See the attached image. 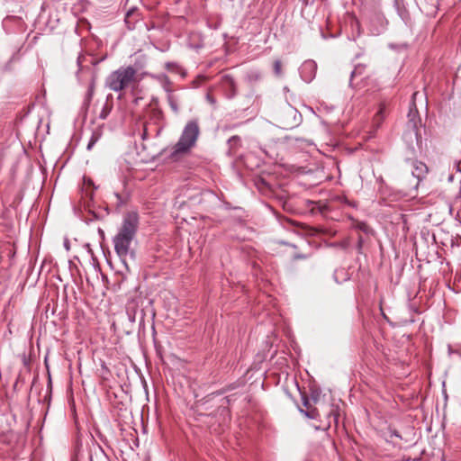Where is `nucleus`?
I'll return each mask as SVG.
<instances>
[{
	"label": "nucleus",
	"mask_w": 461,
	"mask_h": 461,
	"mask_svg": "<svg viewBox=\"0 0 461 461\" xmlns=\"http://www.w3.org/2000/svg\"><path fill=\"white\" fill-rule=\"evenodd\" d=\"M138 226V213L136 212H129L125 214L122 226L113 239L114 250L123 260L131 252V245L137 233Z\"/></svg>",
	"instance_id": "1"
},
{
	"label": "nucleus",
	"mask_w": 461,
	"mask_h": 461,
	"mask_svg": "<svg viewBox=\"0 0 461 461\" xmlns=\"http://www.w3.org/2000/svg\"><path fill=\"white\" fill-rule=\"evenodd\" d=\"M140 80L137 69L132 66L120 67L105 78V86L113 92H122L131 88L134 94Z\"/></svg>",
	"instance_id": "2"
},
{
	"label": "nucleus",
	"mask_w": 461,
	"mask_h": 461,
	"mask_svg": "<svg viewBox=\"0 0 461 461\" xmlns=\"http://www.w3.org/2000/svg\"><path fill=\"white\" fill-rule=\"evenodd\" d=\"M201 132L198 119L189 120L185 125L178 141L173 146L171 158L187 154L195 146Z\"/></svg>",
	"instance_id": "3"
},
{
	"label": "nucleus",
	"mask_w": 461,
	"mask_h": 461,
	"mask_svg": "<svg viewBox=\"0 0 461 461\" xmlns=\"http://www.w3.org/2000/svg\"><path fill=\"white\" fill-rule=\"evenodd\" d=\"M276 121L280 128L291 130L301 124L303 116L296 108L285 104L276 112Z\"/></svg>",
	"instance_id": "4"
},
{
	"label": "nucleus",
	"mask_w": 461,
	"mask_h": 461,
	"mask_svg": "<svg viewBox=\"0 0 461 461\" xmlns=\"http://www.w3.org/2000/svg\"><path fill=\"white\" fill-rule=\"evenodd\" d=\"M407 118L406 131L403 136L407 141L412 142L414 139L417 144H420L421 141V134L420 132L421 119L414 103L410 106Z\"/></svg>",
	"instance_id": "5"
},
{
	"label": "nucleus",
	"mask_w": 461,
	"mask_h": 461,
	"mask_svg": "<svg viewBox=\"0 0 461 461\" xmlns=\"http://www.w3.org/2000/svg\"><path fill=\"white\" fill-rule=\"evenodd\" d=\"M370 75L366 64L358 63L351 72L349 84L353 87H361L364 86V81L368 79Z\"/></svg>",
	"instance_id": "6"
},
{
	"label": "nucleus",
	"mask_w": 461,
	"mask_h": 461,
	"mask_svg": "<svg viewBox=\"0 0 461 461\" xmlns=\"http://www.w3.org/2000/svg\"><path fill=\"white\" fill-rule=\"evenodd\" d=\"M221 84L229 98L237 94V86L234 78L230 75H225L221 77Z\"/></svg>",
	"instance_id": "7"
},
{
	"label": "nucleus",
	"mask_w": 461,
	"mask_h": 461,
	"mask_svg": "<svg viewBox=\"0 0 461 461\" xmlns=\"http://www.w3.org/2000/svg\"><path fill=\"white\" fill-rule=\"evenodd\" d=\"M339 407L337 404H330L329 410L326 413V418L328 420L327 424L324 426L323 429L327 430L331 426V420L334 422V424L337 426L339 422Z\"/></svg>",
	"instance_id": "8"
},
{
	"label": "nucleus",
	"mask_w": 461,
	"mask_h": 461,
	"mask_svg": "<svg viewBox=\"0 0 461 461\" xmlns=\"http://www.w3.org/2000/svg\"><path fill=\"white\" fill-rule=\"evenodd\" d=\"M412 166V175L418 179V183L422 180L426 175L428 174V167L425 163L421 161L415 160L411 163Z\"/></svg>",
	"instance_id": "9"
},
{
	"label": "nucleus",
	"mask_w": 461,
	"mask_h": 461,
	"mask_svg": "<svg viewBox=\"0 0 461 461\" xmlns=\"http://www.w3.org/2000/svg\"><path fill=\"white\" fill-rule=\"evenodd\" d=\"M387 114V104L385 102H381L378 105V111L374 116V123L376 125V127H379L383 123Z\"/></svg>",
	"instance_id": "10"
},
{
	"label": "nucleus",
	"mask_w": 461,
	"mask_h": 461,
	"mask_svg": "<svg viewBox=\"0 0 461 461\" xmlns=\"http://www.w3.org/2000/svg\"><path fill=\"white\" fill-rule=\"evenodd\" d=\"M140 20V13L137 8L130 9L125 15V23L130 30L134 29L136 23Z\"/></svg>",
	"instance_id": "11"
},
{
	"label": "nucleus",
	"mask_w": 461,
	"mask_h": 461,
	"mask_svg": "<svg viewBox=\"0 0 461 461\" xmlns=\"http://www.w3.org/2000/svg\"><path fill=\"white\" fill-rule=\"evenodd\" d=\"M95 90V79L94 77H92L88 84L87 90H86L85 99H84V106L86 108H88V106L92 101V98L94 96Z\"/></svg>",
	"instance_id": "12"
},
{
	"label": "nucleus",
	"mask_w": 461,
	"mask_h": 461,
	"mask_svg": "<svg viewBox=\"0 0 461 461\" xmlns=\"http://www.w3.org/2000/svg\"><path fill=\"white\" fill-rule=\"evenodd\" d=\"M316 63L312 60L305 61L302 66V73L304 74L306 72H309V75L307 76V79H312L315 77L316 74Z\"/></svg>",
	"instance_id": "13"
},
{
	"label": "nucleus",
	"mask_w": 461,
	"mask_h": 461,
	"mask_svg": "<svg viewBox=\"0 0 461 461\" xmlns=\"http://www.w3.org/2000/svg\"><path fill=\"white\" fill-rule=\"evenodd\" d=\"M229 153L235 155L238 149L241 147V140L239 136L234 135L228 140Z\"/></svg>",
	"instance_id": "14"
},
{
	"label": "nucleus",
	"mask_w": 461,
	"mask_h": 461,
	"mask_svg": "<svg viewBox=\"0 0 461 461\" xmlns=\"http://www.w3.org/2000/svg\"><path fill=\"white\" fill-rule=\"evenodd\" d=\"M223 400L225 401V403H222L218 408V412H220L221 415L224 416L223 417V422H225V421L230 420V410H229L228 406L226 405L227 403H229V399L225 398Z\"/></svg>",
	"instance_id": "15"
},
{
	"label": "nucleus",
	"mask_w": 461,
	"mask_h": 461,
	"mask_svg": "<svg viewBox=\"0 0 461 461\" xmlns=\"http://www.w3.org/2000/svg\"><path fill=\"white\" fill-rule=\"evenodd\" d=\"M246 78L250 84H253L261 80L262 73L258 70H250L247 73Z\"/></svg>",
	"instance_id": "16"
},
{
	"label": "nucleus",
	"mask_w": 461,
	"mask_h": 461,
	"mask_svg": "<svg viewBox=\"0 0 461 461\" xmlns=\"http://www.w3.org/2000/svg\"><path fill=\"white\" fill-rule=\"evenodd\" d=\"M300 411L310 419H317L320 416L318 409L313 406L309 410L300 409Z\"/></svg>",
	"instance_id": "17"
},
{
	"label": "nucleus",
	"mask_w": 461,
	"mask_h": 461,
	"mask_svg": "<svg viewBox=\"0 0 461 461\" xmlns=\"http://www.w3.org/2000/svg\"><path fill=\"white\" fill-rule=\"evenodd\" d=\"M167 101H168L169 106L172 109V111L174 113H177L179 111V108H178V104H177V100L176 99V97L173 95H168Z\"/></svg>",
	"instance_id": "18"
},
{
	"label": "nucleus",
	"mask_w": 461,
	"mask_h": 461,
	"mask_svg": "<svg viewBox=\"0 0 461 461\" xmlns=\"http://www.w3.org/2000/svg\"><path fill=\"white\" fill-rule=\"evenodd\" d=\"M100 136L101 134L99 132H93L92 133V136L90 138V140L87 144V149L90 150L92 149V148L94 147V145L98 141V140L100 139Z\"/></svg>",
	"instance_id": "19"
},
{
	"label": "nucleus",
	"mask_w": 461,
	"mask_h": 461,
	"mask_svg": "<svg viewBox=\"0 0 461 461\" xmlns=\"http://www.w3.org/2000/svg\"><path fill=\"white\" fill-rule=\"evenodd\" d=\"M273 69L276 76L280 77L282 75V61L280 59L274 61Z\"/></svg>",
	"instance_id": "20"
},
{
	"label": "nucleus",
	"mask_w": 461,
	"mask_h": 461,
	"mask_svg": "<svg viewBox=\"0 0 461 461\" xmlns=\"http://www.w3.org/2000/svg\"><path fill=\"white\" fill-rule=\"evenodd\" d=\"M141 140L144 141L149 137V124L147 122H144L142 124V131L140 132Z\"/></svg>",
	"instance_id": "21"
},
{
	"label": "nucleus",
	"mask_w": 461,
	"mask_h": 461,
	"mask_svg": "<svg viewBox=\"0 0 461 461\" xmlns=\"http://www.w3.org/2000/svg\"><path fill=\"white\" fill-rule=\"evenodd\" d=\"M110 112H111V107L107 104H105L99 114V118L105 119L108 116V114L110 113Z\"/></svg>",
	"instance_id": "22"
},
{
	"label": "nucleus",
	"mask_w": 461,
	"mask_h": 461,
	"mask_svg": "<svg viewBox=\"0 0 461 461\" xmlns=\"http://www.w3.org/2000/svg\"><path fill=\"white\" fill-rule=\"evenodd\" d=\"M303 405L306 408V410H309L312 407V405L310 402V400L308 399L307 395L303 394Z\"/></svg>",
	"instance_id": "23"
},
{
	"label": "nucleus",
	"mask_w": 461,
	"mask_h": 461,
	"mask_svg": "<svg viewBox=\"0 0 461 461\" xmlns=\"http://www.w3.org/2000/svg\"><path fill=\"white\" fill-rule=\"evenodd\" d=\"M310 257L308 254L295 253L293 256V260L307 259Z\"/></svg>",
	"instance_id": "24"
},
{
	"label": "nucleus",
	"mask_w": 461,
	"mask_h": 461,
	"mask_svg": "<svg viewBox=\"0 0 461 461\" xmlns=\"http://www.w3.org/2000/svg\"><path fill=\"white\" fill-rule=\"evenodd\" d=\"M206 100H207L210 104H214L216 103L215 98H214L212 95H211L210 94H207V95H206Z\"/></svg>",
	"instance_id": "25"
},
{
	"label": "nucleus",
	"mask_w": 461,
	"mask_h": 461,
	"mask_svg": "<svg viewBox=\"0 0 461 461\" xmlns=\"http://www.w3.org/2000/svg\"><path fill=\"white\" fill-rule=\"evenodd\" d=\"M455 167H456V170L458 172H461V161H456L455 162Z\"/></svg>",
	"instance_id": "26"
},
{
	"label": "nucleus",
	"mask_w": 461,
	"mask_h": 461,
	"mask_svg": "<svg viewBox=\"0 0 461 461\" xmlns=\"http://www.w3.org/2000/svg\"><path fill=\"white\" fill-rule=\"evenodd\" d=\"M362 244H363V239H362V237H359L358 242H357L358 249H360L362 248Z\"/></svg>",
	"instance_id": "27"
},
{
	"label": "nucleus",
	"mask_w": 461,
	"mask_h": 461,
	"mask_svg": "<svg viewBox=\"0 0 461 461\" xmlns=\"http://www.w3.org/2000/svg\"><path fill=\"white\" fill-rule=\"evenodd\" d=\"M393 435H394L395 437L400 438H402L396 431H393Z\"/></svg>",
	"instance_id": "28"
},
{
	"label": "nucleus",
	"mask_w": 461,
	"mask_h": 461,
	"mask_svg": "<svg viewBox=\"0 0 461 461\" xmlns=\"http://www.w3.org/2000/svg\"><path fill=\"white\" fill-rule=\"evenodd\" d=\"M313 402L316 403L318 402V398L317 397H313L312 398Z\"/></svg>",
	"instance_id": "29"
}]
</instances>
